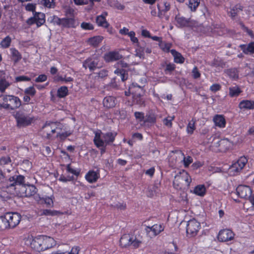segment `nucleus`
<instances>
[{"label": "nucleus", "instance_id": "1", "mask_svg": "<svg viewBox=\"0 0 254 254\" xmlns=\"http://www.w3.org/2000/svg\"><path fill=\"white\" fill-rule=\"evenodd\" d=\"M25 243L32 249L38 252L44 251L56 245V241L54 238L44 235L35 237H28Z\"/></svg>", "mask_w": 254, "mask_h": 254}, {"label": "nucleus", "instance_id": "2", "mask_svg": "<svg viewBox=\"0 0 254 254\" xmlns=\"http://www.w3.org/2000/svg\"><path fill=\"white\" fill-rule=\"evenodd\" d=\"M24 181H25V178L22 175H15L7 179L4 173L0 169V185L3 188L15 189L16 185H22Z\"/></svg>", "mask_w": 254, "mask_h": 254}, {"label": "nucleus", "instance_id": "3", "mask_svg": "<svg viewBox=\"0 0 254 254\" xmlns=\"http://www.w3.org/2000/svg\"><path fill=\"white\" fill-rule=\"evenodd\" d=\"M21 216L16 212H7L1 216V221L4 223L1 226L2 229L13 228L19 224Z\"/></svg>", "mask_w": 254, "mask_h": 254}, {"label": "nucleus", "instance_id": "4", "mask_svg": "<svg viewBox=\"0 0 254 254\" xmlns=\"http://www.w3.org/2000/svg\"><path fill=\"white\" fill-rule=\"evenodd\" d=\"M21 101L16 96L13 95H4L2 97V101L0 106L5 109L14 110L20 107Z\"/></svg>", "mask_w": 254, "mask_h": 254}, {"label": "nucleus", "instance_id": "5", "mask_svg": "<svg viewBox=\"0 0 254 254\" xmlns=\"http://www.w3.org/2000/svg\"><path fill=\"white\" fill-rule=\"evenodd\" d=\"M14 118L16 122V126L18 128L30 126L36 121L33 116L19 111L15 113Z\"/></svg>", "mask_w": 254, "mask_h": 254}, {"label": "nucleus", "instance_id": "6", "mask_svg": "<svg viewBox=\"0 0 254 254\" xmlns=\"http://www.w3.org/2000/svg\"><path fill=\"white\" fill-rule=\"evenodd\" d=\"M136 89H141V86L137 83H132L131 85L129 86L128 90L125 92V95L128 96L130 94H132L133 95V102L134 103L135 102L137 104L142 105L144 104V101L143 100L140 94H138L136 93Z\"/></svg>", "mask_w": 254, "mask_h": 254}, {"label": "nucleus", "instance_id": "7", "mask_svg": "<svg viewBox=\"0 0 254 254\" xmlns=\"http://www.w3.org/2000/svg\"><path fill=\"white\" fill-rule=\"evenodd\" d=\"M248 162V159L245 156H242L229 167V171L231 175H237L240 173Z\"/></svg>", "mask_w": 254, "mask_h": 254}, {"label": "nucleus", "instance_id": "8", "mask_svg": "<svg viewBox=\"0 0 254 254\" xmlns=\"http://www.w3.org/2000/svg\"><path fill=\"white\" fill-rule=\"evenodd\" d=\"M200 224L195 219L190 220L187 225V234L190 237L196 236L200 229Z\"/></svg>", "mask_w": 254, "mask_h": 254}, {"label": "nucleus", "instance_id": "9", "mask_svg": "<svg viewBox=\"0 0 254 254\" xmlns=\"http://www.w3.org/2000/svg\"><path fill=\"white\" fill-rule=\"evenodd\" d=\"M102 133L101 130H98L94 132V137L93 142L96 147L99 149L101 155L106 152L107 145L104 144L103 139L101 138V134Z\"/></svg>", "mask_w": 254, "mask_h": 254}, {"label": "nucleus", "instance_id": "10", "mask_svg": "<svg viewBox=\"0 0 254 254\" xmlns=\"http://www.w3.org/2000/svg\"><path fill=\"white\" fill-rule=\"evenodd\" d=\"M164 230V226L161 224H155L152 226H147L145 230L147 235L150 238H153Z\"/></svg>", "mask_w": 254, "mask_h": 254}, {"label": "nucleus", "instance_id": "11", "mask_svg": "<svg viewBox=\"0 0 254 254\" xmlns=\"http://www.w3.org/2000/svg\"><path fill=\"white\" fill-rule=\"evenodd\" d=\"M237 194L242 198L247 199L250 200V197L252 196V190L251 188L246 185H239L236 189Z\"/></svg>", "mask_w": 254, "mask_h": 254}, {"label": "nucleus", "instance_id": "12", "mask_svg": "<svg viewBox=\"0 0 254 254\" xmlns=\"http://www.w3.org/2000/svg\"><path fill=\"white\" fill-rule=\"evenodd\" d=\"M235 235L234 233L231 230L225 229L219 231L217 238L220 242H225L233 240Z\"/></svg>", "mask_w": 254, "mask_h": 254}, {"label": "nucleus", "instance_id": "13", "mask_svg": "<svg viewBox=\"0 0 254 254\" xmlns=\"http://www.w3.org/2000/svg\"><path fill=\"white\" fill-rule=\"evenodd\" d=\"M213 146L217 148V151L224 152L230 148L231 142L228 139L223 138L216 142H214Z\"/></svg>", "mask_w": 254, "mask_h": 254}, {"label": "nucleus", "instance_id": "14", "mask_svg": "<svg viewBox=\"0 0 254 254\" xmlns=\"http://www.w3.org/2000/svg\"><path fill=\"white\" fill-rule=\"evenodd\" d=\"M98 63V59L95 57H89L83 62V67L86 69L88 68L90 71H93L97 68Z\"/></svg>", "mask_w": 254, "mask_h": 254}, {"label": "nucleus", "instance_id": "15", "mask_svg": "<svg viewBox=\"0 0 254 254\" xmlns=\"http://www.w3.org/2000/svg\"><path fill=\"white\" fill-rule=\"evenodd\" d=\"M100 177V171L89 170L85 175V180L90 184L96 183Z\"/></svg>", "mask_w": 254, "mask_h": 254}, {"label": "nucleus", "instance_id": "16", "mask_svg": "<svg viewBox=\"0 0 254 254\" xmlns=\"http://www.w3.org/2000/svg\"><path fill=\"white\" fill-rule=\"evenodd\" d=\"M122 58V56L118 52L111 51L106 53L104 56V60L108 63L116 61Z\"/></svg>", "mask_w": 254, "mask_h": 254}, {"label": "nucleus", "instance_id": "17", "mask_svg": "<svg viewBox=\"0 0 254 254\" xmlns=\"http://www.w3.org/2000/svg\"><path fill=\"white\" fill-rule=\"evenodd\" d=\"M117 103L115 97L113 96H106L103 100V104L106 109H111L115 107Z\"/></svg>", "mask_w": 254, "mask_h": 254}, {"label": "nucleus", "instance_id": "18", "mask_svg": "<svg viewBox=\"0 0 254 254\" xmlns=\"http://www.w3.org/2000/svg\"><path fill=\"white\" fill-rule=\"evenodd\" d=\"M104 39V37L100 35L95 36L88 38L86 42L87 44L93 48H97Z\"/></svg>", "mask_w": 254, "mask_h": 254}, {"label": "nucleus", "instance_id": "19", "mask_svg": "<svg viewBox=\"0 0 254 254\" xmlns=\"http://www.w3.org/2000/svg\"><path fill=\"white\" fill-rule=\"evenodd\" d=\"M53 125V122L47 121L41 128V131L42 132L43 135L49 139L51 138V130Z\"/></svg>", "mask_w": 254, "mask_h": 254}, {"label": "nucleus", "instance_id": "20", "mask_svg": "<svg viewBox=\"0 0 254 254\" xmlns=\"http://www.w3.org/2000/svg\"><path fill=\"white\" fill-rule=\"evenodd\" d=\"M244 7L241 4L238 3L234 6L230 8V11L228 12L229 16L233 20H236V17L238 14L243 10Z\"/></svg>", "mask_w": 254, "mask_h": 254}, {"label": "nucleus", "instance_id": "21", "mask_svg": "<svg viewBox=\"0 0 254 254\" xmlns=\"http://www.w3.org/2000/svg\"><path fill=\"white\" fill-rule=\"evenodd\" d=\"M213 121L215 125L220 128H224L226 126V120L223 115H215L213 118Z\"/></svg>", "mask_w": 254, "mask_h": 254}, {"label": "nucleus", "instance_id": "22", "mask_svg": "<svg viewBox=\"0 0 254 254\" xmlns=\"http://www.w3.org/2000/svg\"><path fill=\"white\" fill-rule=\"evenodd\" d=\"M107 15L108 13L107 12H104L101 15H98L96 17V22L99 26L106 28L109 27V24L106 19V16H107Z\"/></svg>", "mask_w": 254, "mask_h": 254}, {"label": "nucleus", "instance_id": "23", "mask_svg": "<svg viewBox=\"0 0 254 254\" xmlns=\"http://www.w3.org/2000/svg\"><path fill=\"white\" fill-rule=\"evenodd\" d=\"M239 108L241 110H254V101L250 100H243L239 104Z\"/></svg>", "mask_w": 254, "mask_h": 254}, {"label": "nucleus", "instance_id": "24", "mask_svg": "<svg viewBox=\"0 0 254 254\" xmlns=\"http://www.w3.org/2000/svg\"><path fill=\"white\" fill-rule=\"evenodd\" d=\"M239 47L246 55L254 54V42H251L248 44L240 45Z\"/></svg>", "mask_w": 254, "mask_h": 254}, {"label": "nucleus", "instance_id": "25", "mask_svg": "<svg viewBox=\"0 0 254 254\" xmlns=\"http://www.w3.org/2000/svg\"><path fill=\"white\" fill-rule=\"evenodd\" d=\"M117 135V133L116 132H107L104 133L103 137L104 138L103 142L104 144L107 145L114 142Z\"/></svg>", "mask_w": 254, "mask_h": 254}, {"label": "nucleus", "instance_id": "26", "mask_svg": "<svg viewBox=\"0 0 254 254\" xmlns=\"http://www.w3.org/2000/svg\"><path fill=\"white\" fill-rule=\"evenodd\" d=\"M25 188L24 196L26 197H30L35 194L37 191L36 187L33 185L25 184V182L21 185Z\"/></svg>", "mask_w": 254, "mask_h": 254}, {"label": "nucleus", "instance_id": "27", "mask_svg": "<svg viewBox=\"0 0 254 254\" xmlns=\"http://www.w3.org/2000/svg\"><path fill=\"white\" fill-rule=\"evenodd\" d=\"M62 26L64 28H75L76 21L74 17L63 18Z\"/></svg>", "mask_w": 254, "mask_h": 254}, {"label": "nucleus", "instance_id": "28", "mask_svg": "<svg viewBox=\"0 0 254 254\" xmlns=\"http://www.w3.org/2000/svg\"><path fill=\"white\" fill-rule=\"evenodd\" d=\"M175 20L177 22V25L179 27L183 28L190 26V19H187L184 17L176 16Z\"/></svg>", "mask_w": 254, "mask_h": 254}, {"label": "nucleus", "instance_id": "29", "mask_svg": "<svg viewBox=\"0 0 254 254\" xmlns=\"http://www.w3.org/2000/svg\"><path fill=\"white\" fill-rule=\"evenodd\" d=\"M132 237L129 234H124L120 240V245L123 248H126L131 245Z\"/></svg>", "mask_w": 254, "mask_h": 254}, {"label": "nucleus", "instance_id": "30", "mask_svg": "<svg viewBox=\"0 0 254 254\" xmlns=\"http://www.w3.org/2000/svg\"><path fill=\"white\" fill-rule=\"evenodd\" d=\"M10 52L11 54V59L14 63H17L21 60L22 55L16 48H10Z\"/></svg>", "mask_w": 254, "mask_h": 254}, {"label": "nucleus", "instance_id": "31", "mask_svg": "<svg viewBox=\"0 0 254 254\" xmlns=\"http://www.w3.org/2000/svg\"><path fill=\"white\" fill-rule=\"evenodd\" d=\"M171 53L174 57V61L177 64H183L185 62V58L181 53L177 52L176 50H171Z\"/></svg>", "mask_w": 254, "mask_h": 254}, {"label": "nucleus", "instance_id": "32", "mask_svg": "<svg viewBox=\"0 0 254 254\" xmlns=\"http://www.w3.org/2000/svg\"><path fill=\"white\" fill-rule=\"evenodd\" d=\"M35 15L36 20V24L37 27H39L45 23V14L42 12H35Z\"/></svg>", "mask_w": 254, "mask_h": 254}, {"label": "nucleus", "instance_id": "33", "mask_svg": "<svg viewBox=\"0 0 254 254\" xmlns=\"http://www.w3.org/2000/svg\"><path fill=\"white\" fill-rule=\"evenodd\" d=\"M68 95V89L67 87L62 86L58 89L57 96L59 98H65Z\"/></svg>", "mask_w": 254, "mask_h": 254}, {"label": "nucleus", "instance_id": "34", "mask_svg": "<svg viewBox=\"0 0 254 254\" xmlns=\"http://www.w3.org/2000/svg\"><path fill=\"white\" fill-rule=\"evenodd\" d=\"M241 92L242 90L238 86L230 87L229 88V95L231 98L238 97Z\"/></svg>", "mask_w": 254, "mask_h": 254}, {"label": "nucleus", "instance_id": "35", "mask_svg": "<svg viewBox=\"0 0 254 254\" xmlns=\"http://www.w3.org/2000/svg\"><path fill=\"white\" fill-rule=\"evenodd\" d=\"M193 193L197 195L203 196L206 193V188L204 185L196 186L194 190Z\"/></svg>", "mask_w": 254, "mask_h": 254}, {"label": "nucleus", "instance_id": "36", "mask_svg": "<svg viewBox=\"0 0 254 254\" xmlns=\"http://www.w3.org/2000/svg\"><path fill=\"white\" fill-rule=\"evenodd\" d=\"M114 73L118 76H120L123 81L127 80L128 78L127 71L123 68H117Z\"/></svg>", "mask_w": 254, "mask_h": 254}, {"label": "nucleus", "instance_id": "37", "mask_svg": "<svg viewBox=\"0 0 254 254\" xmlns=\"http://www.w3.org/2000/svg\"><path fill=\"white\" fill-rule=\"evenodd\" d=\"M226 63L221 59H214L211 64V66L218 68H223L225 66Z\"/></svg>", "mask_w": 254, "mask_h": 254}, {"label": "nucleus", "instance_id": "38", "mask_svg": "<svg viewBox=\"0 0 254 254\" xmlns=\"http://www.w3.org/2000/svg\"><path fill=\"white\" fill-rule=\"evenodd\" d=\"M159 48L165 53H171L170 49L172 46V44L171 43H167L165 41H162L158 44Z\"/></svg>", "mask_w": 254, "mask_h": 254}, {"label": "nucleus", "instance_id": "39", "mask_svg": "<svg viewBox=\"0 0 254 254\" xmlns=\"http://www.w3.org/2000/svg\"><path fill=\"white\" fill-rule=\"evenodd\" d=\"M225 72L230 78L236 80L239 77L238 71L236 68L228 69Z\"/></svg>", "mask_w": 254, "mask_h": 254}, {"label": "nucleus", "instance_id": "40", "mask_svg": "<svg viewBox=\"0 0 254 254\" xmlns=\"http://www.w3.org/2000/svg\"><path fill=\"white\" fill-rule=\"evenodd\" d=\"M195 123L196 120L194 119H192L189 123L186 129L188 134L191 135L193 133L194 130L196 129Z\"/></svg>", "mask_w": 254, "mask_h": 254}, {"label": "nucleus", "instance_id": "41", "mask_svg": "<svg viewBox=\"0 0 254 254\" xmlns=\"http://www.w3.org/2000/svg\"><path fill=\"white\" fill-rule=\"evenodd\" d=\"M12 40L9 36H6L0 43V47L2 49H7L11 45Z\"/></svg>", "mask_w": 254, "mask_h": 254}, {"label": "nucleus", "instance_id": "42", "mask_svg": "<svg viewBox=\"0 0 254 254\" xmlns=\"http://www.w3.org/2000/svg\"><path fill=\"white\" fill-rule=\"evenodd\" d=\"M200 0H190L189 2V7L191 11H195L197 8L200 4Z\"/></svg>", "mask_w": 254, "mask_h": 254}, {"label": "nucleus", "instance_id": "43", "mask_svg": "<svg viewBox=\"0 0 254 254\" xmlns=\"http://www.w3.org/2000/svg\"><path fill=\"white\" fill-rule=\"evenodd\" d=\"M9 83L5 79V78L0 79V91L2 93L4 92L5 89L9 86Z\"/></svg>", "mask_w": 254, "mask_h": 254}, {"label": "nucleus", "instance_id": "44", "mask_svg": "<svg viewBox=\"0 0 254 254\" xmlns=\"http://www.w3.org/2000/svg\"><path fill=\"white\" fill-rule=\"evenodd\" d=\"M236 22L240 25L241 28L245 31L249 35H252L253 33V31L249 29L247 27H246L243 22L239 18L238 20H236Z\"/></svg>", "mask_w": 254, "mask_h": 254}, {"label": "nucleus", "instance_id": "45", "mask_svg": "<svg viewBox=\"0 0 254 254\" xmlns=\"http://www.w3.org/2000/svg\"><path fill=\"white\" fill-rule=\"evenodd\" d=\"M156 121V117L154 114H149L146 116V119L144 121V123H149L154 124Z\"/></svg>", "mask_w": 254, "mask_h": 254}, {"label": "nucleus", "instance_id": "46", "mask_svg": "<svg viewBox=\"0 0 254 254\" xmlns=\"http://www.w3.org/2000/svg\"><path fill=\"white\" fill-rule=\"evenodd\" d=\"M81 28L85 30H92L94 28V25L89 22H83L81 23Z\"/></svg>", "mask_w": 254, "mask_h": 254}, {"label": "nucleus", "instance_id": "47", "mask_svg": "<svg viewBox=\"0 0 254 254\" xmlns=\"http://www.w3.org/2000/svg\"><path fill=\"white\" fill-rule=\"evenodd\" d=\"M71 133V132L70 131H66L62 133H58L56 135V137L59 138L61 140H64L66 137L70 136Z\"/></svg>", "mask_w": 254, "mask_h": 254}, {"label": "nucleus", "instance_id": "48", "mask_svg": "<svg viewBox=\"0 0 254 254\" xmlns=\"http://www.w3.org/2000/svg\"><path fill=\"white\" fill-rule=\"evenodd\" d=\"M66 169L67 172L71 173L77 177L80 174V170L79 169H74L72 168L70 164L67 165Z\"/></svg>", "mask_w": 254, "mask_h": 254}, {"label": "nucleus", "instance_id": "49", "mask_svg": "<svg viewBox=\"0 0 254 254\" xmlns=\"http://www.w3.org/2000/svg\"><path fill=\"white\" fill-rule=\"evenodd\" d=\"M11 162V160L9 156H2L0 158V166H5L9 164Z\"/></svg>", "mask_w": 254, "mask_h": 254}, {"label": "nucleus", "instance_id": "50", "mask_svg": "<svg viewBox=\"0 0 254 254\" xmlns=\"http://www.w3.org/2000/svg\"><path fill=\"white\" fill-rule=\"evenodd\" d=\"M42 200L46 205L47 207H51L53 206V200L51 197L46 196L43 197Z\"/></svg>", "mask_w": 254, "mask_h": 254}, {"label": "nucleus", "instance_id": "51", "mask_svg": "<svg viewBox=\"0 0 254 254\" xmlns=\"http://www.w3.org/2000/svg\"><path fill=\"white\" fill-rule=\"evenodd\" d=\"M36 93V91L33 86H30L26 88L24 90V93L30 96H34Z\"/></svg>", "mask_w": 254, "mask_h": 254}, {"label": "nucleus", "instance_id": "52", "mask_svg": "<svg viewBox=\"0 0 254 254\" xmlns=\"http://www.w3.org/2000/svg\"><path fill=\"white\" fill-rule=\"evenodd\" d=\"M134 117L138 122H142L144 121V113L141 112H135L134 114Z\"/></svg>", "mask_w": 254, "mask_h": 254}, {"label": "nucleus", "instance_id": "53", "mask_svg": "<svg viewBox=\"0 0 254 254\" xmlns=\"http://www.w3.org/2000/svg\"><path fill=\"white\" fill-rule=\"evenodd\" d=\"M174 117H172L169 116L163 120V123L166 126L171 127L172 126V121L174 120Z\"/></svg>", "mask_w": 254, "mask_h": 254}, {"label": "nucleus", "instance_id": "54", "mask_svg": "<svg viewBox=\"0 0 254 254\" xmlns=\"http://www.w3.org/2000/svg\"><path fill=\"white\" fill-rule=\"evenodd\" d=\"M56 80L58 81H62L64 82L65 83H67L69 82H72L73 81V78L70 76L66 77V76H65V77H64L60 75L57 77Z\"/></svg>", "mask_w": 254, "mask_h": 254}, {"label": "nucleus", "instance_id": "55", "mask_svg": "<svg viewBox=\"0 0 254 254\" xmlns=\"http://www.w3.org/2000/svg\"><path fill=\"white\" fill-rule=\"evenodd\" d=\"M63 18H59L56 15H54L52 19V22L58 26H62Z\"/></svg>", "mask_w": 254, "mask_h": 254}, {"label": "nucleus", "instance_id": "56", "mask_svg": "<svg viewBox=\"0 0 254 254\" xmlns=\"http://www.w3.org/2000/svg\"><path fill=\"white\" fill-rule=\"evenodd\" d=\"M113 6L115 8H116L117 9H119V10H124V8H125V6L121 4V3H120L118 0H113Z\"/></svg>", "mask_w": 254, "mask_h": 254}, {"label": "nucleus", "instance_id": "57", "mask_svg": "<svg viewBox=\"0 0 254 254\" xmlns=\"http://www.w3.org/2000/svg\"><path fill=\"white\" fill-rule=\"evenodd\" d=\"M36 6L35 4L29 3L25 6V9L27 11L33 12L34 14L35 12H36Z\"/></svg>", "mask_w": 254, "mask_h": 254}, {"label": "nucleus", "instance_id": "58", "mask_svg": "<svg viewBox=\"0 0 254 254\" xmlns=\"http://www.w3.org/2000/svg\"><path fill=\"white\" fill-rule=\"evenodd\" d=\"M47 80V76L45 74H40L36 79L35 81L36 82H43Z\"/></svg>", "mask_w": 254, "mask_h": 254}, {"label": "nucleus", "instance_id": "59", "mask_svg": "<svg viewBox=\"0 0 254 254\" xmlns=\"http://www.w3.org/2000/svg\"><path fill=\"white\" fill-rule=\"evenodd\" d=\"M31 78L27 76L21 75L16 77L15 80L16 82L21 81H29Z\"/></svg>", "mask_w": 254, "mask_h": 254}, {"label": "nucleus", "instance_id": "60", "mask_svg": "<svg viewBox=\"0 0 254 254\" xmlns=\"http://www.w3.org/2000/svg\"><path fill=\"white\" fill-rule=\"evenodd\" d=\"M43 4L47 7L51 8L55 6L54 0H43Z\"/></svg>", "mask_w": 254, "mask_h": 254}, {"label": "nucleus", "instance_id": "61", "mask_svg": "<svg viewBox=\"0 0 254 254\" xmlns=\"http://www.w3.org/2000/svg\"><path fill=\"white\" fill-rule=\"evenodd\" d=\"M221 88V85L218 83H214L210 87V90H211L212 92H216L218 91H219Z\"/></svg>", "mask_w": 254, "mask_h": 254}, {"label": "nucleus", "instance_id": "62", "mask_svg": "<svg viewBox=\"0 0 254 254\" xmlns=\"http://www.w3.org/2000/svg\"><path fill=\"white\" fill-rule=\"evenodd\" d=\"M192 158L191 157L188 156L187 157H184V164L185 167H188L192 162Z\"/></svg>", "mask_w": 254, "mask_h": 254}, {"label": "nucleus", "instance_id": "63", "mask_svg": "<svg viewBox=\"0 0 254 254\" xmlns=\"http://www.w3.org/2000/svg\"><path fill=\"white\" fill-rule=\"evenodd\" d=\"M192 76L193 78L197 79L200 77V73L196 66H194L192 70Z\"/></svg>", "mask_w": 254, "mask_h": 254}, {"label": "nucleus", "instance_id": "64", "mask_svg": "<svg viewBox=\"0 0 254 254\" xmlns=\"http://www.w3.org/2000/svg\"><path fill=\"white\" fill-rule=\"evenodd\" d=\"M176 68V65L172 63H169L166 64L165 71L172 72Z\"/></svg>", "mask_w": 254, "mask_h": 254}]
</instances>
